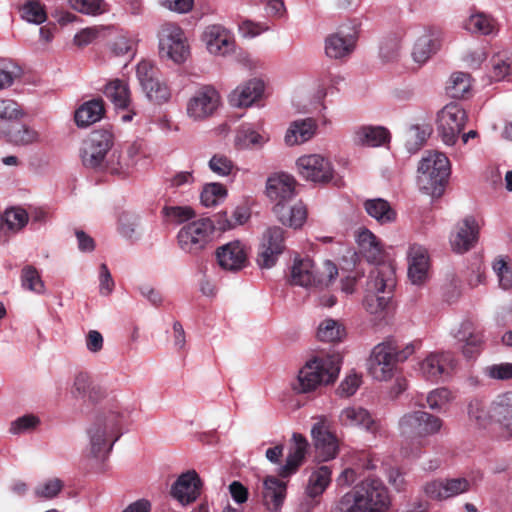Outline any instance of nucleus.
Masks as SVG:
<instances>
[{
  "mask_svg": "<svg viewBox=\"0 0 512 512\" xmlns=\"http://www.w3.org/2000/svg\"><path fill=\"white\" fill-rule=\"evenodd\" d=\"M364 208L367 214L380 224H387L396 220V211L390 206L388 201L382 198L366 200Z\"/></svg>",
  "mask_w": 512,
  "mask_h": 512,
  "instance_id": "obj_37",
  "label": "nucleus"
},
{
  "mask_svg": "<svg viewBox=\"0 0 512 512\" xmlns=\"http://www.w3.org/2000/svg\"><path fill=\"white\" fill-rule=\"evenodd\" d=\"M219 94L212 86L198 89L187 103L189 117L200 120L214 113L219 104Z\"/></svg>",
  "mask_w": 512,
  "mask_h": 512,
  "instance_id": "obj_17",
  "label": "nucleus"
},
{
  "mask_svg": "<svg viewBox=\"0 0 512 512\" xmlns=\"http://www.w3.org/2000/svg\"><path fill=\"white\" fill-rule=\"evenodd\" d=\"M3 218V227L11 231L21 230L28 222L29 215L22 208H11L6 210Z\"/></svg>",
  "mask_w": 512,
  "mask_h": 512,
  "instance_id": "obj_52",
  "label": "nucleus"
},
{
  "mask_svg": "<svg viewBox=\"0 0 512 512\" xmlns=\"http://www.w3.org/2000/svg\"><path fill=\"white\" fill-rule=\"evenodd\" d=\"M331 473V469L325 465L313 471L305 489L307 497L313 500L320 497L331 482Z\"/></svg>",
  "mask_w": 512,
  "mask_h": 512,
  "instance_id": "obj_38",
  "label": "nucleus"
},
{
  "mask_svg": "<svg viewBox=\"0 0 512 512\" xmlns=\"http://www.w3.org/2000/svg\"><path fill=\"white\" fill-rule=\"evenodd\" d=\"M316 128V121L313 118L296 120L288 129L285 135V142L288 145L304 143L313 137Z\"/></svg>",
  "mask_w": 512,
  "mask_h": 512,
  "instance_id": "obj_35",
  "label": "nucleus"
},
{
  "mask_svg": "<svg viewBox=\"0 0 512 512\" xmlns=\"http://www.w3.org/2000/svg\"><path fill=\"white\" fill-rule=\"evenodd\" d=\"M470 86V75L463 72H456L451 75L446 91L450 97L459 99L465 96Z\"/></svg>",
  "mask_w": 512,
  "mask_h": 512,
  "instance_id": "obj_47",
  "label": "nucleus"
},
{
  "mask_svg": "<svg viewBox=\"0 0 512 512\" xmlns=\"http://www.w3.org/2000/svg\"><path fill=\"white\" fill-rule=\"evenodd\" d=\"M408 276L413 284H422L428 277L429 256L425 248L412 246L409 252Z\"/></svg>",
  "mask_w": 512,
  "mask_h": 512,
  "instance_id": "obj_29",
  "label": "nucleus"
},
{
  "mask_svg": "<svg viewBox=\"0 0 512 512\" xmlns=\"http://www.w3.org/2000/svg\"><path fill=\"white\" fill-rule=\"evenodd\" d=\"M357 243L359 253L370 263H377L376 266L384 264L383 249L376 236L368 229H363L358 233Z\"/></svg>",
  "mask_w": 512,
  "mask_h": 512,
  "instance_id": "obj_32",
  "label": "nucleus"
},
{
  "mask_svg": "<svg viewBox=\"0 0 512 512\" xmlns=\"http://www.w3.org/2000/svg\"><path fill=\"white\" fill-rule=\"evenodd\" d=\"M136 75L142 89L161 77L160 70L150 60H142L138 63Z\"/></svg>",
  "mask_w": 512,
  "mask_h": 512,
  "instance_id": "obj_49",
  "label": "nucleus"
},
{
  "mask_svg": "<svg viewBox=\"0 0 512 512\" xmlns=\"http://www.w3.org/2000/svg\"><path fill=\"white\" fill-rule=\"evenodd\" d=\"M218 265L227 271L236 272L243 269L248 263V254L245 245L234 240L216 249Z\"/></svg>",
  "mask_w": 512,
  "mask_h": 512,
  "instance_id": "obj_18",
  "label": "nucleus"
},
{
  "mask_svg": "<svg viewBox=\"0 0 512 512\" xmlns=\"http://www.w3.org/2000/svg\"><path fill=\"white\" fill-rule=\"evenodd\" d=\"M62 488L63 482L58 478H54L38 486L36 488V494L38 496L50 499L55 497L61 491Z\"/></svg>",
  "mask_w": 512,
  "mask_h": 512,
  "instance_id": "obj_62",
  "label": "nucleus"
},
{
  "mask_svg": "<svg viewBox=\"0 0 512 512\" xmlns=\"http://www.w3.org/2000/svg\"><path fill=\"white\" fill-rule=\"evenodd\" d=\"M456 337L464 343L462 353L466 359H474L481 353L484 344L483 334L474 329L471 323H463Z\"/></svg>",
  "mask_w": 512,
  "mask_h": 512,
  "instance_id": "obj_26",
  "label": "nucleus"
},
{
  "mask_svg": "<svg viewBox=\"0 0 512 512\" xmlns=\"http://www.w3.org/2000/svg\"><path fill=\"white\" fill-rule=\"evenodd\" d=\"M325 272H320L309 257L295 259L291 269V283L303 287L328 285L338 275L336 265L331 261L324 263Z\"/></svg>",
  "mask_w": 512,
  "mask_h": 512,
  "instance_id": "obj_9",
  "label": "nucleus"
},
{
  "mask_svg": "<svg viewBox=\"0 0 512 512\" xmlns=\"http://www.w3.org/2000/svg\"><path fill=\"white\" fill-rule=\"evenodd\" d=\"M467 121L465 109L458 103H449L437 115V133L446 145H454Z\"/></svg>",
  "mask_w": 512,
  "mask_h": 512,
  "instance_id": "obj_13",
  "label": "nucleus"
},
{
  "mask_svg": "<svg viewBox=\"0 0 512 512\" xmlns=\"http://www.w3.org/2000/svg\"><path fill=\"white\" fill-rule=\"evenodd\" d=\"M357 40L355 26L342 25L325 40V53L329 58L341 59L352 53Z\"/></svg>",
  "mask_w": 512,
  "mask_h": 512,
  "instance_id": "obj_16",
  "label": "nucleus"
},
{
  "mask_svg": "<svg viewBox=\"0 0 512 512\" xmlns=\"http://www.w3.org/2000/svg\"><path fill=\"white\" fill-rule=\"evenodd\" d=\"M122 418V413L114 410L96 417L88 429L90 452L95 458H104L111 452L114 443L121 436Z\"/></svg>",
  "mask_w": 512,
  "mask_h": 512,
  "instance_id": "obj_6",
  "label": "nucleus"
},
{
  "mask_svg": "<svg viewBox=\"0 0 512 512\" xmlns=\"http://www.w3.org/2000/svg\"><path fill=\"white\" fill-rule=\"evenodd\" d=\"M113 134L109 130H95L83 141L80 157L85 167L110 174H119L123 168L120 156L112 152Z\"/></svg>",
  "mask_w": 512,
  "mask_h": 512,
  "instance_id": "obj_2",
  "label": "nucleus"
},
{
  "mask_svg": "<svg viewBox=\"0 0 512 512\" xmlns=\"http://www.w3.org/2000/svg\"><path fill=\"white\" fill-rule=\"evenodd\" d=\"M296 164L299 174L308 181L326 184L334 179L330 160L319 154L301 156Z\"/></svg>",
  "mask_w": 512,
  "mask_h": 512,
  "instance_id": "obj_14",
  "label": "nucleus"
},
{
  "mask_svg": "<svg viewBox=\"0 0 512 512\" xmlns=\"http://www.w3.org/2000/svg\"><path fill=\"white\" fill-rule=\"evenodd\" d=\"M264 82L260 79H251L243 86L235 89L230 95V103L236 107H249L264 93Z\"/></svg>",
  "mask_w": 512,
  "mask_h": 512,
  "instance_id": "obj_27",
  "label": "nucleus"
},
{
  "mask_svg": "<svg viewBox=\"0 0 512 512\" xmlns=\"http://www.w3.org/2000/svg\"><path fill=\"white\" fill-rule=\"evenodd\" d=\"M159 55L162 59L171 60L176 64L186 61L189 56L184 32L175 23H164L158 32Z\"/></svg>",
  "mask_w": 512,
  "mask_h": 512,
  "instance_id": "obj_11",
  "label": "nucleus"
},
{
  "mask_svg": "<svg viewBox=\"0 0 512 512\" xmlns=\"http://www.w3.org/2000/svg\"><path fill=\"white\" fill-rule=\"evenodd\" d=\"M493 270L496 273L500 286L508 290L512 287V268L508 260L504 257H499L493 263Z\"/></svg>",
  "mask_w": 512,
  "mask_h": 512,
  "instance_id": "obj_54",
  "label": "nucleus"
},
{
  "mask_svg": "<svg viewBox=\"0 0 512 512\" xmlns=\"http://www.w3.org/2000/svg\"><path fill=\"white\" fill-rule=\"evenodd\" d=\"M21 285L24 289L36 294L45 292V285L38 269L33 265H25L21 270Z\"/></svg>",
  "mask_w": 512,
  "mask_h": 512,
  "instance_id": "obj_45",
  "label": "nucleus"
},
{
  "mask_svg": "<svg viewBox=\"0 0 512 512\" xmlns=\"http://www.w3.org/2000/svg\"><path fill=\"white\" fill-rule=\"evenodd\" d=\"M311 433L317 457L321 461H328L335 458L338 453V440L336 436L320 424H315Z\"/></svg>",
  "mask_w": 512,
  "mask_h": 512,
  "instance_id": "obj_23",
  "label": "nucleus"
},
{
  "mask_svg": "<svg viewBox=\"0 0 512 512\" xmlns=\"http://www.w3.org/2000/svg\"><path fill=\"white\" fill-rule=\"evenodd\" d=\"M420 346V341H414L400 349L395 340H387L376 345L368 360L369 373L379 381L391 379L397 370V364L408 359Z\"/></svg>",
  "mask_w": 512,
  "mask_h": 512,
  "instance_id": "obj_3",
  "label": "nucleus"
},
{
  "mask_svg": "<svg viewBox=\"0 0 512 512\" xmlns=\"http://www.w3.org/2000/svg\"><path fill=\"white\" fill-rule=\"evenodd\" d=\"M110 48L115 56H124L132 52L133 41L125 35H118L111 42Z\"/></svg>",
  "mask_w": 512,
  "mask_h": 512,
  "instance_id": "obj_63",
  "label": "nucleus"
},
{
  "mask_svg": "<svg viewBox=\"0 0 512 512\" xmlns=\"http://www.w3.org/2000/svg\"><path fill=\"white\" fill-rule=\"evenodd\" d=\"M469 481L465 478L436 479L424 486V493L433 500H445L469 490Z\"/></svg>",
  "mask_w": 512,
  "mask_h": 512,
  "instance_id": "obj_19",
  "label": "nucleus"
},
{
  "mask_svg": "<svg viewBox=\"0 0 512 512\" xmlns=\"http://www.w3.org/2000/svg\"><path fill=\"white\" fill-rule=\"evenodd\" d=\"M286 483L276 476H267L263 482V504L269 511L277 512L286 497Z\"/></svg>",
  "mask_w": 512,
  "mask_h": 512,
  "instance_id": "obj_25",
  "label": "nucleus"
},
{
  "mask_svg": "<svg viewBox=\"0 0 512 512\" xmlns=\"http://www.w3.org/2000/svg\"><path fill=\"white\" fill-rule=\"evenodd\" d=\"M479 227L472 217L465 218L458 224L456 233L451 235L450 243L452 249L457 253H464L470 250L477 242Z\"/></svg>",
  "mask_w": 512,
  "mask_h": 512,
  "instance_id": "obj_22",
  "label": "nucleus"
},
{
  "mask_svg": "<svg viewBox=\"0 0 512 512\" xmlns=\"http://www.w3.org/2000/svg\"><path fill=\"white\" fill-rule=\"evenodd\" d=\"M390 132L382 126H361L354 131L353 142L359 146L379 147L390 142Z\"/></svg>",
  "mask_w": 512,
  "mask_h": 512,
  "instance_id": "obj_30",
  "label": "nucleus"
},
{
  "mask_svg": "<svg viewBox=\"0 0 512 512\" xmlns=\"http://www.w3.org/2000/svg\"><path fill=\"white\" fill-rule=\"evenodd\" d=\"M21 115L17 102L11 99H0V119L13 120Z\"/></svg>",
  "mask_w": 512,
  "mask_h": 512,
  "instance_id": "obj_64",
  "label": "nucleus"
},
{
  "mask_svg": "<svg viewBox=\"0 0 512 512\" xmlns=\"http://www.w3.org/2000/svg\"><path fill=\"white\" fill-rule=\"evenodd\" d=\"M203 40L210 53L226 55L234 49V39L227 29L221 25H210L203 33Z\"/></svg>",
  "mask_w": 512,
  "mask_h": 512,
  "instance_id": "obj_21",
  "label": "nucleus"
},
{
  "mask_svg": "<svg viewBox=\"0 0 512 512\" xmlns=\"http://www.w3.org/2000/svg\"><path fill=\"white\" fill-rule=\"evenodd\" d=\"M340 421L345 426H361L371 433H375L379 425L371 414L362 407H348L342 410Z\"/></svg>",
  "mask_w": 512,
  "mask_h": 512,
  "instance_id": "obj_33",
  "label": "nucleus"
},
{
  "mask_svg": "<svg viewBox=\"0 0 512 512\" xmlns=\"http://www.w3.org/2000/svg\"><path fill=\"white\" fill-rule=\"evenodd\" d=\"M469 417L475 420L479 425H485L487 421L492 418L490 410H486L485 404L478 400H472L468 405Z\"/></svg>",
  "mask_w": 512,
  "mask_h": 512,
  "instance_id": "obj_58",
  "label": "nucleus"
},
{
  "mask_svg": "<svg viewBox=\"0 0 512 512\" xmlns=\"http://www.w3.org/2000/svg\"><path fill=\"white\" fill-rule=\"evenodd\" d=\"M485 373L491 379L510 380L512 379V363L493 364L485 369Z\"/></svg>",
  "mask_w": 512,
  "mask_h": 512,
  "instance_id": "obj_61",
  "label": "nucleus"
},
{
  "mask_svg": "<svg viewBox=\"0 0 512 512\" xmlns=\"http://www.w3.org/2000/svg\"><path fill=\"white\" fill-rule=\"evenodd\" d=\"M143 91L151 102L158 105L167 103L171 98V89L161 77L143 88Z\"/></svg>",
  "mask_w": 512,
  "mask_h": 512,
  "instance_id": "obj_46",
  "label": "nucleus"
},
{
  "mask_svg": "<svg viewBox=\"0 0 512 512\" xmlns=\"http://www.w3.org/2000/svg\"><path fill=\"white\" fill-rule=\"evenodd\" d=\"M295 179L286 173L270 176L266 183V194L275 203L273 211L278 220L294 229L300 228L307 218V210L302 202L291 204L295 197Z\"/></svg>",
  "mask_w": 512,
  "mask_h": 512,
  "instance_id": "obj_1",
  "label": "nucleus"
},
{
  "mask_svg": "<svg viewBox=\"0 0 512 512\" xmlns=\"http://www.w3.org/2000/svg\"><path fill=\"white\" fill-rule=\"evenodd\" d=\"M464 28L474 34L492 35L497 33L496 20L482 12L472 14L464 23Z\"/></svg>",
  "mask_w": 512,
  "mask_h": 512,
  "instance_id": "obj_40",
  "label": "nucleus"
},
{
  "mask_svg": "<svg viewBox=\"0 0 512 512\" xmlns=\"http://www.w3.org/2000/svg\"><path fill=\"white\" fill-rule=\"evenodd\" d=\"M104 95L116 108L126 110L131 102V94L128 84L120 79H115L106 84Z\"/></svg>",
  "mask_w": 512,
  "mask_h": 512,
  "instance_id": "obj_36",
  "label": "nucleus"
},
{
  "mask_svg": "<svg viewBox=\"0 0 512 512\" xmlns=\"http://www.w3.org/2000/svg\"><path fill=\"white\" fill-rule=\"evenodd\" d=\"M227 195V190L224 185L220 183L206 184L201 192V202L203 205L209 207L216 205L217 202Z\"/></svg>",
  "mask_w": 512,
  "mask_h": 512,
  "instance_id": "obj_53",
  "label": "nucleus"
},
{
  "mask_svg": "<svg viewBox=\"0 0 512 512\" xmlns=\"http://www.w3.org/2000/svg\"><path fill=\"white\" fill-rule=\"evenodd\" d=\"M490 77L494 81L512 80V53L500 51L495 53L490 60Z\"/></svg>",
  "mask_w": 512,
  "mask_h": 512,
  "instance_id": "obj_39",
  "label": "nucleus"
},
{
  "mask_svg": "<svg viewBox=\"0 0 512 512\" xmlns=\"http://www.w3.org/2000/svg\"><path fill=\"white\" fill-rule=\"evenodd\" d=\"M346 335L345 327L334 319H325L318 327L317 337L320 341L336 343Z\"/></svg>",
  "mask_w": 512,
  "mask_h": 512,
  "instance_id": "obj_42",
  "label": "nucleus"
},
{
  "mask_svg": "<svg viewBox=\"0 0 512 512\" xmlns=\"http://www.w3.org/2000/svg\"><path fill=\"white\" fill-rule=\"evenodd\" d=\"M138 217L129 213H122L119 217L118 230L125 238H132L136 233Z\"/></svg>",
  "mask_w": 512,
  "mask_h": 512,
  "instance_id": "obj_60",
  "label": "nucleus"
},
{
  "mask_svg": "<svg viewBox=\"0 0 512 512\" xmlns=\"http://www.w3.org/2000/svg\"><path fill=\"white\" fill-rule=\"evenodd\" d=\"M432 127L429 124L414 125L406 133V148L410 153L417 152L430 137Z\"/></svg>",
  "mask_w": 512,
  "mask_h": 512,
  "instance_id": "obj_44",
  "label": "nucleus"
},
{
  "mask_svg": "<svg viewBox=\"0 0 512 512\" xmlns=\"http://www.w3.org/2000/svg\"><path fill=\"white\" fill-rule=\"evenodd\" d=\"M261 243L268 245L270 248L275 250L276 253L282 254L285 250L284 229L278 226L269 227L263 233Z\"/></svg>",
  "mask_w": 512,
  "mask_h": 512,
  "instance_id": "obj_51",
  "label": "nucleus"
},
{
  "mask_svg": "<svg viewBox=\"0 0 512 512\" xmlns=\"http://www.w3.org/2000/svg\"><path fill=\"white\" fill-rule=\"evenodd\" d=\"M341 366L338 354L314 357L299 371L293 389L298 393H308L323 384H329L337 378Z\"/></svg>",
  "mask_w": 512,
  "mask_h": 512,
  "instance_id": "obj_4",
  "label": "nucleus"
},
{
  "mask_svg": "<svg viewBox=\"0 0 512 512\" xmlns=\"http://www.w3.org/2000/svg\"><path fill=\"white\" fill-rule=\"evenodd\" d=\"M492 419L512 433V391L498 395L490 405Z\"/></svg>",
  "mask_w": 512,
  "mask_h": 512,
  "instance_id": "obj_31",
  "label": "nucleus"
},
{
  "mask_svg": "<svg viewBox=\"0 0 512 512\" xmlns=\"http://www.w3.org/2000/svg\"><path fill=\"white\" fill-rule=\"evenodd\" d=\"M280 255V253H276V251L268 245L260 243L256 263L260 269H270L275 266Z\"/></svg>",
  "mask_w": 512,
  "mask_h": 512,
  "instance_id": "obj_56",
  "label": "nucleus"
},
{
  "mask_svg": "<svg viewBox=\"0 0 512 512\" xmlns=\"http://www.w3.org/2000/svg\"><path fill=\"white\" fill-rule=\"evenodd\" d=\"M163 214L168 219L175 222H184L194 217V211L190 207L165 206Z\"/></svg>",
  "mask_w": 512,
  "mask_h": 512,
  "instance_id": "obj_59",
  "label": "nucleus"
},
{
  "mask_svg": "<svg viewBox=\"0 0 512 512\" xmlns=\"http://www.w3.org/2000/svg\"><path fill=\"white\" fill-rule=\"evenodd\" d=\"M292 439L295 445L290 449L285 464L278 470V475L281 478H288L295 474L303 463L307 452L308 442L302 434L294 433Z\"/></svg>",
  "mask_w": 512,
  "mask_h": 512,
  "instance_id": "obj_24",
  "label": "nucleus"
},
{
  "mask_svg": "<svg viewBox=\"0 0 512 512\" xmlns=\"http://www.w3.org/2000/svg\"><path fill=\"white\" fill-rule=\"evenodd\" d=\"M443 421L435 415L418 410L404 414L398 428L401 436L407 439H417L432 436L440 431Z\"/></svg>",
  "mask_w": 512,
  "mask_h": 512,
  "instance_id": "obj_12",
  "label": "nucleus"
},
{
  "mask_svg": "<svg viewBox=\"0 0 512 512\" xmlns=\"http://www.w3.org/2000/svg\"><path fill=\"white\" fill-rule=\"evenodd\" d=\"M21 13L23 19L35 24H41L47 19L45 6L39 0L26 2L21 9Z\"/></svg>",
  "mask_w": 512,
  "mask_h": 512,
  "instance_id": "obj_50",
  "label": "nucleus"
},
{
  "mask_svg": "<svg viewBox=\"0 0 512 512\" xmlns=\"http://www.w3.org/2000/svg\"><path fill=\"white\" fill-rule=\"evenodd\" d=\"M209 168L219 176H228L233 172L235 166L227 156L215 154L209 161Z\"/></svg>",
  "mask_w": 512,
  "mask_h": 512,
  "instance_id": "obj_57",
  "label": "nucleus"
},
{
  "mask_svg": "<svg viewBox=\"0 0 512 512\" xmlns=\"http://www.w3.org/2000/svg\"><path fill=\"white\" fill-rule=\"evenodd\" d=\"M73 397L83 401L95 403L104 397V391L98 385H95L91 376L86 372H79L71 388Z\"/></svg>",
  "mask_w": 512,
  "mask_h": 512,
  "instance_id": "obj_28",
  "label": "nucleus"
},
{
  "mask_svg": "<svg viewBox=\"0 0 512 512\" xmlns=\"http://www.w3.org/2000/svg\"><path fill=\"white\" fill-rule=\"evenodd\" d=\"M352 503L347 512H386L390 499L383 482L376 478H366L344 496Z\"/></svg>",
  "mask_w": 512,
  "mask_h": 512,
  "instance_id": "obj_5",
  "label": "nucleus"
},
{
  "mask_svg": "<svg viewBox=\"0 0 512 512\" xmlns=\"http://www.w3.org/2000/svg\"><path fill=\"white\" fill-rule=\"evenodd\" d=\"M439 49V41L432 35L419 37L414 45L412 57L417 63H425Z\"/></svg>",
  "mask_w": 512,
  "mask_h": 512,
  "instance_id": "obj_41",
  "label": "nucleus"
},
{
  "mask_svg": "<svg viewBox=\"0 0 512 512\" xmlns=\"http://www.w3.org/2000/svg\"><path fill=\"white\" fill-rule=\"evenodd\" d=\"M105 113L104 101L101 98L83 103L75 112V123L79 127L89 126L99 121Z\"/></svg>",
  "mask_w": 512,
  "mask_h": 512,
  "instance_id": "obj_34",
  "label": "nucleus"
},
{
  "mask_svg": "<svg viewBox=\"0 0 512 512\" xmlns=\"http://www.w3.org/2000/svg\"><path fill=\"white\" fill-rule=\"evenodd\" d=\"M268 140L264 135L250 127H241L236 135L235 144L240 149L249 148L251 146L262 145Z\"/></svg>",
  "mask_w": 512,
  "mask_h": 512,
  "instance_id": "obj_48",
  "label": "nucleus"
},
{
  "mask_svg": "<svg viewBox=\"0 0 512 512\" xmlns=\"http://www.w3.org/2000/svg\"><path fill=\"white\" fill-rule=\"evenodd\" d=\"M202 482L195 470L182 473L171 487V495L181 504H190L200 496Z\"/></svg>",
  "mask_w": 512,
  "mask_h": 512,
  "instance_id": "obj_20",
  "label": "nucleus"
},
{
  "mask_svg": "<svg viewBox=\"0 0 512 512\" xmlns=\"http://www.w3.org/2000/svg\"><path fill=\"white\" fill-rule=\"evenodd\" d=\"M8 141L14 145H29L38 141V133L34 129L19 123L10 125L6 132Z\"/></svg>",
  "mask_w": 512,
  "mask_h": 512,
  "instance_id": "obj_43",
  "label": "nucleus"
},
{
  "mask_svg": "<svg viewBox=\"0 0 512 512\" xmlns=\"http://www.w3.org/2000/svg\"><path fill=\"white\" fill-rule=\"evenodd\" d=\"M454 354L449 351L431 352L420 362V372L427 380L437 382L449 376L456 367Z\"/></svg>",
  "mask_w": 512,
  "mask_h": 512,
  "instance_id": "obj_15",
  "label": "nucleus"
},
{
  "mask_svg": "<svg viewBox=\"0 0 512 512\" xmlns=\"http://www.w3.org/2000/svg\"><path fill=\"white\" fill-rule=\"evenodd\" d=\"M215 225L209 218H202L184 225L177 234L179 247L187 253L198 254L212 241Z\"/></svg>",
  "mask_w": 512,
  "mask_h": 512,
  "instance_id": "obj_10",
  "label": "nucleus"
},
{
  "mask_svg": "<svg viewBox=\"0 0 512 512\" xmlns=\"http://www.w3.org/2000/svg\"><path fill=\"white\" fill-rule=\"evenodd\" d=\"M71 8L88 15H97L104 12L103 0H68Z\"/></svg>",
  "mask_w": 512,
  "mask_h": 512,
  "instance_id": "obj_55",
  "label": "nucleus"
},
{
  "mask_svg": "<svg viewBox=\"0 0 512 512\" xmlns=\"http://www.w3.org/2000/svg\"><path fill=\"white\" fill-rule=\"evenodd\" d=\"M449 175L450 162L444 153L430 151L419 163L418 184L427 194L440 196Z\"/></svg>",
  "mask_w": 512,
  "mask_h": 512,
  "instance_id": "obj_8",
  "label": "nucleus"
},
{
  "mask_svg": "<svg viewBox=\"0 0 512 512\" xmlns=\"http://www.w3.org/2000/svg\"><path fill=\"white\" fill-rule=\"evenodd\" d=\"M395 285V270L390 263L374 266L369 272L366 284V295L363 301L366 310L371 314L384 310L390 297L380 296L379 293L390 294Z\"/></svg>",
  "mask_w": 512,
  "mask_h": 512,
  "instance_id": "obj_7",
  "label": "nucleus"
}]
</instances>
